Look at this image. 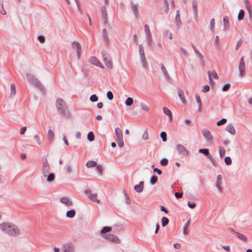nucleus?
<instances>
[{"label":"nucleus","mask_w":252,"mask_h":252,"mask_svg":"<svg viewBox=\"0 0 252 252\" xmlns=\"http://www.w3.org/2000/svg\"><path fill=\"white\" fill-rule=\"evenodd\" d=\"M188 205L189 206V207L191 208V209H193L195 207V203H194V202H190V201H188Z\"/></svg>","instance_id":"64"},{"label":"nucleus","mask_w":252,"mask_h":252,"mask_svg":"<svg viewBox=\"0 0 252 252\" xmlns=\"http://www.w3.org/2000/svg\"><path fill=\"white\" fill-rule=\"evenodd\" d=\"M65 171L67 174H69L72 171V167L70 165L67 164L65 166Z\"/></svg>","instance_id":"52"},{"label":"nucleus","mask_w":252,"mask_h":252,"mask_svg":"<svg viewBox=\"0 0 252 252\" xmlns=\"http://www.w3.org/2000/svg\"><path fill=\"white\" fill-rule=\"evenodd\" d=\"M102 60L106 66L109 69H112L113 67L112 59L110 54L106 51L103 50L101 52Z\"/></svg>","instance_id":"3"},{"label":"nucleus","mask_w":252,"mask_h":252,"mask_svg":"<svg viewBox=\"0 0 252 252\" xmlns=\"http://www.w3.org/2000/svg\"><path fill=\"white\" fill-rule=\"evenodd\" d=\"M161 221L162 226L163 227H165L169 223V220L166 217H163L161 218Z\"/></svg>","instance_id":"37"},{"label":"nucleus","mask_w":252,"mask_h":252,"mask_svg":"<svg viewBox=\"0 0 252 252\" xmlns=\"http://www.w3.org/2000/svg\"><path fill=\"white\" fill-rule=\"evenodd\" d=\"M141 62L142 63V66L144 68H147L148 65V63L145 58V55L140 56Z\"/></svg>","instance_id":"28"},{"label":"nucleus","mask_w":252,"mask_h":252,"mask_svg":"<svg viewBox=\"0 0 252 252\" xmlns=\"http://www.w3.org/2000/svg\"><path fill=\"white\" fill-rule=\"evenodd\" d=\"M86 194L89 196L90 199L92 201L96 202L97 203H99L100 200L99 199H97V194L93 193L92 191L90 190H88L86 191Z\"/></svg>","instance_id":"11"},{"label":"nucleus","mask_w":252,"mask_h":252,"mask_svg":"<svg viewBox=\"0 0 252 252\" xmlns=\"http://www.w3.org/2000/svg\"><path fill=\"white\" fill-rule=\"evenodd\" d=\"M0 229L4 233L12 236H16L20 234V230L16 225L9 222L0 224Z\"/></svg>","instance_id":"1"},{"label":"nucleus","mask_w":252,"mask_h":252,"mask_svg":"<svg viewBox=\"0 0 252 252\" xmlns=\"http://www.w3.org/2000/svg\"><path fill=\"white\" fill-rule=\"evenodd\" d=\"M192 7L193 9V13L195 15H197V2L194 0L192 1Z\"/></svg>","instance_id":"34"},{"label":"nucleus","mask_w":252,"mask_h":252,"mask_svg":"<svg viewBox=\"0 0 252 252\" xmlns=\"http://www.w3.org/2000/svg\"><path fill=\"white\" fill-rule=\"evenodd\" d=\"M103 237L108 240L117 243H119L120 241L119 238L117 237V236L112 234H107L106 235H103Z\"/></svg>","instance_id":"10"},{"label":"nucleus","mask_w":252,"mask_h":252,"mask_svg":"<svg viewBox=\"0 0 252 252\" xmlns=\"http://www.w3.org/2000/svg\"><path fill=\"white\" fill-rule=\"evenodd\" d=\"M216 187L220 192H222V183L221 182L216 181Z\"/></svg>","instance_id":"42"},{"label":"nucleus","mask_w":252,"mask_h":252,"mask_svg":"<svg viewBox=\"0 0 252 252\" xmlns=\"http://www.w3.org/2000/svg\"><path fill=\"white\" fill-rule=\"evenodd\" d=\"M60 202L67 206H71L72 205V201L67 196H63L60 198Z\"/></svg>","instance_id":"14"},{"label":"nucleus","mask_w":252,"mask_h":252,"mask_svg":"<svg viewBox=\"0 0 252 252\" xmlns=\"http://www.w3.org/2000/svg\"><path fill=\"white\" fill-rule=\"evenodd\" d=\"M96 167V171H98L100 175L103 174V167L101 165H97Z\"/></svg>","instance_id":"45"},{"label":"nucleus","mask_w":252,"mask_h":252,"mask_svg":"<svg viewBox=\"0 0 252 252\" xmlns=\"http://www.w3.org/2000/svg\"><path fill=\"white\" fill-rule=\"evenodd\" d=\"M140 106H141V108L142 109V110L145 111L147 112L149 110V107L146 104H145L144 103H141Z\"/></svg>","instance_id":"58"},{"label":"nucleus","mask_w":252,"mask_h":252,"mask_svg":"<svg viewBox=\"0 0 252 252\" xmlns=\"http://www.w3.org/2000/svg\"><path fill=\"white\" fill-rule=\"evenodd\" d=\"M215 19L214 18L212 19L210 21V29L213 32L215 29Z\"/></svg>","instance_id":"56"},{"label":"nucleus","mask_w":252,"mask_h":252,"mask_svg":"<svg viewBox=\"0 0 252 252\" xmlns=\"http://www.w3.org/2000/svg\"><path fill=\"white\" fill-rule=\"evenodd\" d=\"M209 89L210 87L208 85H206L203 86L202 91L205 93L208 92L209 91Z\"/></svg>","instance_id":"62"},{"label":"nucleus","mask_w":252,"mask_h":252,"mask_svg":"<svg viewBox=\"0 0 252 252\" xmlns=\"http://www.w3.org/2000/svg\"><path fill=\"white\" fill-rule=\"evenodd\" d=\"M112 230V228L109 226H104L101 230L100 234L102 237H103V235H106V233L111 231Z\"/></svg>","instance_id":"25"},{"label":"nucleus","mask_w":252,"mask_h":252,"mask_svg":"<svg viewBox=\"0 0 252 252\" xmlns=\"http://www.w3.org/2000/svg\"><path fill=\"white\" fill-rule=\"evenodd\" d=\"M160 137H161V139H162V141L163 142L166 141V140H167V138H166L167 135H166V133L165 132H164V131L161 132L160 133Z\"/></svg>","instance_id":"55"},{"label":"nucleus","mask_w":252,"mask_h":252,"mask_svg":"<svg viewBox=\"0 0 252 252\" xmlns=\"http://www.w3.org/2000/svg\"><path fill=\"white\" fill-rule=\"evenodd\" d=\"M33 138L35 140L38 145H40L41 144L40 138L37 135H34Z\"/></svg>","instance_id":"63"},{"label":"nucleus","mask_w":252,"mask_h":252,"mask_svg":"<svg viewBox=\"0 0 252 252\" xmlns=\"http://www.w3.org/2000/svg\"><path fill=\"white\" fill-rule=\"evenodd\" d=\"M208 159H209L210 160V161H211V162L212 163V164H213V165L214 166L216 167L217 166L216 161L215 158H213L212 156H211L210 157H209L208 158Z\"/></svg>","instance_id":"61"},{"label":"nucleus","mask_w":252,"mask_h":252,"mask_svg":"<svg viewBox=\"0 0 252 252\" xmlns=\"http://www.w3.org/2000/svg\"><path fill=\"white\" fill-rule=\"evenodd\" d=\"M161 71L164 76V77L167 79L170 78V76L165 68L164 65L163 64H161Z\"/></svg>","instance_id":"26"},{"label":"nucleus","mask_w":252,"mask_h":252,"mask_svg":"<svg viewBox=\"0 0 252 252\" xmlns=\"http://www.w3.org/2000/svg\"><path fill=\"white\" fill-rule=\"evenodd\" d=\"M71 45L73 48L76 50L78 55V58H79L81 53V47L80 44L77 41H74L72 42Z\"/></svg>","instance_id":"12"},{"label":"nucleus","mask_w":252,"mask_h":252,"mask_svg":"<svg viewBox=\"0 0 252 252\" xmlns=\"http://www.w3.org/2000/svg\"><path fill=\"white\" fill-rule=\"evenodd\" d=\"M245 15L244 11L243 9H241L239 11L238 15V20L239 21H241L244 19Z\"/></svg>","instance_id":"38"},{"label":"nucleus","mask_w":252,"mask_h":252,"mask_svg":"<svg viewBox=\"0 0 252 252\" xmlns=\"http://www.w3.org/2000/svg\"><path fill=\"white\" fill-rule=\"evenodd\" d=\"M16 94V89L14 84H11L10 86V97H12Z\"/></svg>","instance_id":"35"},{"label":"nucleus","mask_w":252,"mask_h":252,"mask_svg":"<svg viewBox=\"0 0 252 252\" xmlns=\"http://www.w3.org/2000/svg\"><path fill=\"white\" fill-rule=\"evenodd\" d=\"M61 250L62 252H75V247L70 242H67L64 244Z\"/></svg>","instance_id":"7"},{"label":"nucleus","mask_w":252,"mask_h":252,"mask_svg":"<svg viewBox=\"0 0 252 252\" xmlns=\"http://www.w3.org/2000/svg\"><path fill=\"white\" fill-rule=\"evenodd\" d=\"M230 84L229 83H226L225 84L223 87H222V91L223 92H226V91H227L228 90H229V89H230Z\"/></svg>","instance_id":"57"},{"label":"nucleus","mask_w":252,"mask_h":252,"mask_svg":"<svg viewBox=\"0 0 252 252\" xmlns=\"http://www.w3.org/2000/svg\"><path fill=\"white\" fill-rule=\"evenodd\" d=\"M131 8L133 12L135 17L137 19L139 17L138 8L133 2H132L131 3Z\"/></svg>","instance_id":"19"},{"label":"nucleus","mask_w":252,"mask_h":252,"mask_svg":"<svg viewBox=\"0 0 252 252\" xmlns=\"http://www.w3.org/2000/svg\"><path fill=\"white\" fill-rule=\"evenodd\" d=\"M168 160L167 158H164L160 160V163L162 166H166L168 164Z\"/></svg>","instance_id":"49"},{"label":"nucleus","mask_w":252,"mask_h":252,"mask_svg":"<svg viewBox=\"0 0 252 252\" xmlns=\"http://www.w3.org/2000/svg\"><path fill=\"white\" fill-rule=\"evenodd\" d=\"M158 181V177L156 176H153L150 179V183L155 185Z\"/></svg>","instance_id":"46"},{"label":"nucleus","mask_w":252,"mask_h":252,"mask_svg":"<svg viewBox=\"0 0 252 252\" xmlns=\"http://www.w3.org/2000/svg\"><path fill=\"white\" fill-rule=\"evenodd\" d=\"M133 98L130 97L127 98L126 100L125 101V104L128 106H131L133 104Z\"/></svg>","instance_id":"40"},{"label":"nucleus","mask_w":252,"mask_h":252,"mask_svg":"<svg viewBox=\"0 0 252 252\" xmlns=\"http://www.w3.org/2000/svg\"><path fill=\"white\" fill-rule=\"evenodd\" d=\"M47 181L48 182H52L54 181L55 175L53 173H51L49 174H47Z\"/></svg>","instance_id":"33"},{"label":"nucleus","mask_w":252,"mask_h":252,"mask_svg":"<svg viewBox=\"0 0 252 252\" xmlns=\"http://www.w3.org/2000/svg\"><path fill=\"white\" fill-rule=\"evenodd\" d=\"M224 162L226 165H229L231 164L232 160L229 157H226L224 158Z\"/></svg>","instance_id":"53"},{"label":"nucleus","mask_w":252,"mask_h":252,"mask_svg":"<svg viewBox=\"0 0 252 252\" xmlns=\"http://www.w3.org/2000/svg\"><path fill=\"white\" fill-rule=\"evenodd\" d=\"M50 166L46 158L45 161L43 162L42 166V173L44 177H46L49 172Z\"/></svg>","instance_id":"9"},{"label":"nucleus","mask_w":252,"mask_h":252,"mask_svg":"<svg viewBox=\"0 0 252 252\" xmlns=\"http://www.w3.org/2000/svg\"><path fill=\"white\" fill-rule=\"evenodd\" d=\"M87 139L89 141L92 142L94 139V135L93 132H89L87 135Z\"/></svg>","instance_id":"41"},{"label":"nucleus","mask_w":252,"mask_h":252,"mask_svg":"<svg viewBox=\"0 0 252 252\" xmlns=\"http://www.w3.org/2000/svg\"><path fill=\"white\" fill-rule=\"evenodd\" d=\"M139 52L140 56L145 55L144 48L141 44L139 46Z\"/></svg>","instance_id":"60"},{"label":"nucleus","mask_w":252,"mask_h":252,"mask_svg":"<svg viewBox=\"0 0 252 252\" xmlns=\"http://www.w3.org/2000/svg\"><path fill=\"white\" fill-rule=\"evenodd\" d=\"M116 141L118 143L119 147H120V148H122L124 146V141H123V138H121L120 139L116 138Z\"/></svg>","instance_id":"43"},{"label":"nucleus","mask_w":252,"mask_h":252,"mask_svg":"<svg viewBox=\"0 0 252 252\" xmlns=\"http://www.w3.org/2000/svg\"><path fill=\"white\" fill-rule=\"evenodd\" d=\"M176 149L180 155L184 157L187 156L189 155V151L185 146L182 144H177L176 146Z\"/></svg>","instance_id":"8"},{"label":"nucleus","mask_w":252,"mask_h":252,"mask_svg":"<svg viewBox=\"0 0 252 252\" xmlns=\"http://www.w3.org/2000/svg\"><path fill=\"white\" fill-rule=\"evenodd\" d=\"M195 99H196V102L198 104V108H199V109H200L201 106V105H202L201 100L200 98V96L199 95L196 94L195 95Z\"/></svg>","instance_id":"48"},{"label":"nucleus","mask_w":252,"mask_h":252,"mask_svg":"<svg viewBox=\"0 0 252 252\" xmlns=\"http://www.w3.org/2000/svg\"><path fill=\"white\" fill-rule=\"evenodd\" d=\"M75 215H76L75 211L73 209L68 211L66 214V217L69 218H73L75 216Z\"/></svg>","instance_id":"29"},{"label":"nucleus","mask_w":252,"mask_h":252,"mask_svg":"<svg viewBox=\"0 0 252 252\" xmlns=\"http://www.w3.org/2000/svg\"><path fill=\"white\" fill-rule=\"evenodd\" d=\"M56 107L59 112L63 116H67L68 112L67 110L66 103L61 98H58L56 101Z\"/></svg>","instance_id":"2"},{"label":"nucleus","mask_w":252,"mask_h":252,"mask_svg":"<svg viewBox=\"0 0 252 252\" xmlns=\"http://www.w3.org/2000/svg\"><path fill=\"white\" fill-rule=\"evenodd\" d=\"M101 13L102 20L104 24L107 23V12L106 8L105 6H102L101 7Z\"/></svg>","instance_id":"13"},{"label":"nucleus","mask_w":252,"mask_h":252,"mask_svg":"<svg viewBox=\"0 0 252 252\" xmlns=\"http://www.w3.org/2000/svg\"><path fill=\"white\" fill-rule=\"evenodd\" d=\"M145 32L148 37V39L151 38L152 35L149 29V27L147 25L144 26Z\"/></svg>","instance_id":"31"},{"label":"nucleus","mask_w":252,"mask_h":252,"mask_svg":"<svg viewBox=\"0 0 252 252\" xmlns=\"http://www.w3.org/2000/svg\"><path fill=\"white\" fill-rule=\"evenodd\" d=\"M102 36L105 43L108 44L109 42V39L108 34H107L105 29H103L102 31Z\"/></svg>","instance_id":"20"},{"label":"nucleus","mask_w":252,"mask_h":252,"mask_svg":"<svg viewBox=\"0 0 252 252\" xmlns=\"http://www.w3.org/2000/svg\"><path fill=\"white\" fill-rule=\"evenodd\" d=\"M163 110L164 113L169 117V120H171L172 118V115L171 111L165 107H163Z\"/></svg>","instance_id":"30"},{"label":"nucleus","mask_w":252,"mask_h":252,"mask_svg":"<svg viewBox=\"0 0 252 252\" xmlns=\"http://www.w3.org/2000/svg\"><path fill=\"white\" fill-rule=\"evenodd\" d=\"M226 130L231 135L235 134L236 131L233 125L232 124H228L225 128Z\"/></svg>","instance_id":"18"},{"label":"nucleus","mask_w":252,"mask_h":252,"mask_svg":"<svg viewBox=\"0 0 252 252\" xmlns=\"http://www.w3.org/2000/svg\"><path fill=\"white\" fill-rule=\"evenodd\" d=\"M245 63L244 60V57H242L239 62L238 65L239 75L240 77L244 76L245 73Z\"/></svg>","instance_id":"6"},{"label":"nucleus","mask_w":252,"mask_h":252,"mask_svg":"<svg viewBox=\"0 0 252 252\" xmlns=\"http://www.w3.org/2000/svg\"><path fill=\"white\" fill-rule=\"evenodd\" d=\"M89 62L93 64H94L98 66H99L102 68H103V66L98 61V60L95 57H90L89 59Z\"/></svg>","instance_id":"17"},{"label":"nucleus","mask_w":252,"mask_h":252,"mask_svg":"<svg viewBox=\"0 0 252 252\" xmlns=\"http://www.w3.org/2000/svg\"><path fill=\"white\" fill-rule=\"evenodd\" d=\"M175 23L178 27H179L182 24V22L180 19V13L179 10L176 11Z\"/></svg>","instance_id":"21"},{"label":"nucleus","mask_w":252,"mask_h":252,"mask_svg":"<svg viewBox=\"0 0 252 252\" xmlns=\"http://www.w3.org/2000/svg\"><path fill=\"white\" fill-rule=\"evenodd\" d=\"M225 153V150L223 147H220L219 148V154L220 157H222L224 156Z\"/></svg>","instance_id":"47"},{"label":"nucleus","mask_w":252,"mask_h":252,"mask_svg":"<svg viewBox=\"0 0 252 252\" xmlns=\"http://www.w3.org/2000/svg\"><path fill=\"white\" fill-rule=\"evenodd\" d=\"M107 97L109 100H112L113 99V94L112 92L109 91L107 92Z\"/></svg>","instance_id":"59"},{"label":"nucleus","mask_w":252,"mask_h":252,"mask_svg":"<svg viewBox=\"0 0 252 252\" xmlns=\"http://www.w3.org/2000/svg\"><path fill=\"white\" fill-rule=\"evenodd\" d=\"M178 95H179V96L180 99L182 101V102L185 103L186 102V99L184 96L183 92L182 91H179Z\"/></svg>","instance_id":"44"},{"label":"nucleus","mask_w":252,"mask_h":252,"mask_svg":"<svg viewBox=\"0 0 252 252\" xmlns=\"http://www.w3.org/2000/svg\"><path fill=\"white\" fill-rule=\"evenodd\" d=\"M90 100L93 102H96L98 100V97L95 94H92L90 97Z\"/></svg>","instance_id":"50"},{"label":"nucleus","mask_w":252,"mask_h":252,"mask_svg":"<svg viewBox=\"0 0 252 252\" xmlns=\"http://www.w3.org/2000/svg\"><path fill=\"white\" fill-rule=\"evenodd\" d=\"M48 137L51 142H52L54 137V133L51 129H49L48 131Z\"/></svg>","instance_id":"36"},{"label":"nucleus","mask_w":252,"mask_h":252,"mask_svg":"<svg viewBox=\"0 0 252 252\" xmlns=\"http://www.w3.org/2000/svg\"><path fill=\"white\" fill-rule=\"evenodd\" d=\"M232 230L235 234H237V237L238 238V239H239L240 240L243 241L244 242H247L248 239H247V237L244 235H243V234L240 233L239 232H237L235 231L233 229H232Z\"/></svg>","instance_id":"23"},{"label":"nucleus","mask_w":252,"mask_h":252,"mask_svg":"<svg viewBox=\"0 0 252 252\" xmlns=\"http://www.w3.org/2000/svg\"><path fill=\"white\" fill-rule=\"evenodd\" d=\"M223 24L224 27V30L226 31L229 29V18L227 16H225L223 19Z\"/></svg>","instance_id":"22"},{"label":"nucleus","mask_w":252,"mask_h":252,"mask_svg":"<svg viewBox=\"0 0 252 252\" xmlns=\"http://www.w3.org/2000/svg\"><path fill=\"white\" fill-rule=\"evenodd\" d=\"M115 132L117 138L120 139L121 138H123L122 131L119 127H117L115 128Z\"/></svg>","instance_id":"27"},{"label":"nucleus","mask_w":252,"mask_h":252,"mask_svg":"<svg viewBox=\"0 0 252 252\" xmlns=\"http://www.w3.org/2000/svg\"><path fill=\"white\" fill-rule=\"evenodd\" d=\"M190 224V220H189L186 224L184 225L183 228V233L184 235H187L188 234V229Z\"/></svg>","instance_id":"39"},{"label":"nucleus","mask_w":252,"mask_h":252,"mask_svg":"<svg viewBox=\"0 0 252 252\" xmlns=\"http://www.w3.org/2000/svg\"><path fill=\"white\" fill-rule=\"evenodd\" d=\"M26 76L29 82L36 86L38 88H39L40 90L41 91L43 92L44 91V86L41 84L40 81L38 80V79L36 78H35L33 75L30 73H27Z\"/></svg>","instance_id":"4"},{"label":"nucleus","mask_w":252,"mask_h":252,"mask_svg":"<svg viewBox=\"0 0 252 252\" xmlns=\"http://www.w3.org/2000/svg\"><path fill=\"white\" fill-rule=\"evenodd\" d=\"M144 183L143 181H140L138 185L134 186V189L138 193H140L143 191L144 189Z\"/></svg>","instance_id":"16"},{"label":"nucleus","mask_w":252,"mask_h":252,"mask_svg":"<svg viewBox=\"0 0 252 252\" xmlns=\"http://www.w3.org/2000/svg\"><path fill=\"white\" fill-rule=\"evenodd\" d=\"M149 136H148V129H146L144 131L142 135V139L144 140H147L148 139Z\"/></svg>","instance_id":"54"},{"label":"nucleus","mask_w":252,"mask_h":252,"mask_svg":"<svg viewBox=\"0 0 252 252\" xmlns=\"http://www.w3.org/2000/svg\"><path fill=\"white\" fill-rule=\"evenodd\" d=\"M202 133L206 141L209 144L213 143V137L211 132L207 128H204L202 130Z\"/></svg>","instance_id":"5"},{"label":"nucleus","mask_w":252,"mask_h":252,"mask_svg":"<svg viewBox=\"0 0 252 252\" xmlns=\"http://www.w3.org/2000/svg\"><path fill=\"white\" fill-rule=\"evenodd\" d=\"M86 165L88 168L93 167L97 165V163L94 160H89L86 163Z\"/></svg>","instance_id":"32"},{"label":"nucleus","mask_w":252,"mask_h":252,"mask_svg":"<svg viewBox=\"0 0 252 252\" xmlns=\"http://www.w3.org/2000/svg\"><path fill=\"white\" fill-rule=\"evenodd\" d=\"M198 152L204 154L208 158L212 156L208 149H200L198 150Z\"/></svg>","instance_id":"24"},{"label":"nucleus","mask_w":252,"mask_h":252,"mask_svg":"<svg viewBox=\"0 0 252 252\" xmlns=\"http://www.w3.org/2000/svg\"><path fill=\"white\" fill-rule=\"evenodd\" d=\"M195 53L196 54V55H197V56L198 57V58L199 59V63H200V65H201L202 68H204L205 61H204V58L203 56L202 55V54L199 51H197V52L196 51V52Z\"/></svg>","instance_id":"15"},{"label":"nucleus","mask_w":252,"mask_h":252,"mask_svg":"<svg viewBox=\"0 0 252 252\" xmlns=\"http://www.w3.org/2000/svg\"><path fill=\"white\" fill-rule=\"evenodd\" d=\"M227 122V120L225 118H223L220 121H219L217 123V125L218 126H220L221 125H222L224 124H225Z\"/></svg>","instance_id":"51"}]
</instances>
